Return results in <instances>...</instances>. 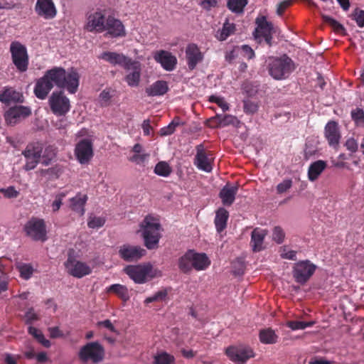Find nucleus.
Returning a JSON list of instances; mask_svg holds the SVG:
<instances>
[{
  "label": "nucleus",
  "instance_id": "obj_1",
  "mask_svg": "<svg viewBox=\"0 0 364 364\" xmlns=\"http://www.w3.org/2000/svg\"><path fill=\"white\" fill-rule=\"evenodd\" d=\"M45 76L52 84L60 89H66L70 94L77 92L80 83V75L74 68L68 72L62 67H53L46 71Z\"/></svg>",
  "mask_w": 364,
  "mask_h": 364
},
{
  "label": "nucleus",
  "instance_id": "obj_2",
  "mask_svg": "<svg viewBox=\"0 0 364 364\" xmlns=\"http://www.w3.org/2000/svg\"><path fill=\"white\" fill-rule=\"evenodd\" d=\"M161 225L159 220L151 215L144 218L140 224V232L144 239L145 247L149 250L158 248L161 238Z\"/></svg>",
  "mask_w": 364,
  "mask_h": 364
},
{
  "label": "nucleus",
  "instance_id": "obj_3",
  "mask_svg": "<svg viewBox=\"0 0 364 364\" xmlns=\"http://www.w3.org/2000/svg\"><path fill=\"white\" fill-rule=\"evenodd\" d=\"M269 74L275 80L287 78L294 70L295 64L287 54L280 57L271 58L268 63Z\"/></svg>",
  "mask_w": 364,
  "mask_h": 364
},
{
  "label": "nucleus",
  "instance_id": "obj_4",
  "mask_svg": "<svg viewBox=\"0 0 364 364\" xmlns=\"http://www.w3.org/2000/svg\"><path fill=\"white\" fill-rule=\"evenodd\" d=\"M124 272L136 284H144L148 280L162 275L160 270L154 269L149 263L128 265Z\"/></svg>",
  "mask_w": 364,
  "mask_h": 364
},
{
  "label": "nucleus",
  "instance_id": "obj_5",
  "mask_svg": "<svg viewBox=\"0 0 364 364\" xmlns=\"http://www.w3.org/2000/svg\"><path fill=\"white\" fill-rule=\"evenodd\" d=\"M23 230L26 236L33 241L43 242L48 239L46 225L43 219L32 217L25 223Z\"/></svg>",
  "mask_w": 364,
  "mask_h": 364
},
{
  "label": "nucleus",
  "instance_id": "obj_6",
  "mask_svg": "<svg viewBox=\"0 0 364 364\" xmlns=\"http://www.w3.org/2000/svg\"><path fill=\"white\" fill-rule=\"evenodd\" d=\"M12 63L19 73L28 70L29 57L26 47L18 41H13L10 45Z\"/></svg>",
  "mask_w": 364,
  "mask_h": 364
},
{
  "label": "nucleus",
  "instance_id": "obj_7",
  "mask_svg": "<svg viewBox=\"0 0 364 364\" xmlns=\"http://www.w3.org/2000/svg\"><path fill=\"white\" fill-rule=\"evenodd\" d=\"M317 267L310 260H301L294 264L292 275L296 282L306 284L316 272Z\"/></svg>",
  "mask_w": 364,
  "mask_h": 364
},
{
  "label": "nucleus",
  "instance_id": "obj_8",
  "mask_svg": "<svg viewBox=\"0 0 364 364\" xmlns=\"http://www.w3.org/2000/svg\"><path fill=\"white\" fill-rule=\"evenodd\" d=\"M105 356V348L98 342H90L82 346L79 352V358L85 362L91 360L94 363H100Z\"/></svg>",
  "mask_w": 364,
  "mask_h": 364
},
{
  "label": "nucleus",
  "instance_id": "obj_9",
  "mask_svg": "<svg viewBox=\"0 0 364 364\" xmlns=\"http://www.w3.org/2000/svg\"><path fill=\"white\" fill-rule=\"evenodd\" d=\"M42 152L41 144L38 142L29 143L22 152L26 159L23 169L26 171L34 169L41 161Z\"/></svg>",
  "mask_w": 364,
  "mask_h": 364
},
{
  "label": "nucleus",
  "instance_id": "obj_10",
  "mask_svg": "<svg viewBox=\"0 0 364 364\" xmlns=\"http://www.w3.org/2000/svg\"><path fill=\"white\" fill-rule=\"evenodd\" d=\"M51 112L56 116H64L70 109V100L63 90L53 92L48 100Z\"/></svg>",
  "mask_w": 364,
  "mask_h": 364
},
{
  "label": "nucleus",
  "instance_id": "obj_11",
  "mask_svg": "<svg viewBox=\"0 0 364 364\" xmlns=\"http://www.w3.org/2000/svg\"><path fill=\"white\" fill-rule=\"evenodd\" d=\"M196 154L193 159V164L200 171L210 173L213 170L214 159L213 153L205 149L203 144L196 146Z\"/></svg>",
  "mask_w": 364,
  "mask_h": 364
},
{
  "label": "nucleus",
  "instance_id": "obj_12",
  "mask_svg": "<svg viewBox=\"0 0 364 364\" xmlns=\"http://www.w3.org/2000/svg\"><path fill=\"white\" fill-rule=\"evenodd\" d=\"M106 19L105 13L102 10L88 14L85 29L91 33H101L105 31Z\"/></svg>",
  "mask_w": 364,
  "mask_h": 364
},
{
  "label": "nucleus",
  "instance_id": "obj_13",
  "mask_svg": "<svg viewBox=\"0 0 364 364\" xmlns=\"http://www.w3.org/2000/svg\"><path fill=\"white\" fill-rule=\"evenodd\" d=\"M68 273L76 278H82L92 273V268L85 262L69 256L65 262Z\"/></svg>",
  "mask_w": 364,
  "mask_h": 364
},
{
  "label": "nucleus",
  "instance_id": "obj_14",
  "mask_svg": "<svg viewBox=\"0 0 364 364\" xmlns=\"http://www.w3.org/2000/svg\"><path fill=\"white\" fill-rule=\"evenodd\" d=\"M31 109L28 106L15 105L11 107L4 114L6 123L9 125H15L21 120L31 115Z\"/></svg>",
  "mask_w": 364,
  "mask_h": 364
},
{
  "label": "nucleus",
  "instance_id": "obj_15",
  "mask_svg": "<svg viewBox=\"0 0 364 364\" xmlns=\"http://www.w3.org/2000/svg\"><path fill=\"white\" fill-rule=\"evenodd\" d=\"M226 355L228 358L240 364L245 363L250 358L254 357L252 350L247 346H230L226 349Z\"/></svg>",
  "mask_w": 364,
  "mask_h": 364
},
{
  "label": "nucleus",
  "instance_id": "obj_16",
  "mask_svg": "<svg viewBox=\"0 0 364 364\" xmlns=\"http://www.w3.org/2000/svg\"><path fill=\"white\" fill-rule=\"evenodd\" d=\"M75 154L80 164H87L93 156L92 141L87 139L80 140L76 144Z\"/></svg>",
  "mask_w": 364,
  "mask_h": 364
},
{
  "label": "nucleus",
  "instance_id": "obj_17",
  "mask_svg": "<svg viewBox=\"0 0 364 364\" xmlns=\"http://www.w3.org/2000/svg\"><path fill=\"white\" fill-rule=\"evenodd\" d=\"M146 253V251L139 247L130 245H124L119 250V257L126 262H134L140 259Z\"/></svg>",
  "mask_w": 364,
  "mask_h": 364
},
{
  "label": "nucleus",
  "instance_id": "obj_18",
  "mask_svg": "<svg viewBox=\"0 0 364 364\" xmlns=\"http://www.w3.org/2000/svg\"><path fill=\"white\" fill-rule=\"evenodd\" d=\"M154 59L156 62L160 63L161 67L167 71L173 70L177 64L176 56L164 50L156 51L154 55Z\"/></svg>",
  "mask_w": 364,
  "mask_h": 364
},
{
  "label": "nucleus",
  "instance_id": "obj_19",
  "mask_svg": "<svg viewBox=\"0 0 364 364\" xmlns=\"http://www.w3.org/2000/svg\"><path fill=\"white\" fill-rule=\"evenodd\" d=\"M35 11L45 19H52L57 14L55 6L52 0H37Z\"/></svg>",
  "mask_w": 364,
  "mask_h": 364
},
{
  "label": "nucleus",
  "instance_id": "obj_20",
  "mask_svg": "<svg viewBox=\"0 0 364 364\" xmlns=\"http://www.w3.org/2000/svg\"><path fill=\"white\" fill-rule=\"evenodd\" d=\"M105 27L107 35L111 37H123L126 35L125 28L122 22L112 16H107Z\"/></svg>",
  "mask_w": 364,
  "mask_h": 364
},
{
  "label": "nucleus",
  "instance_id": "obj_21",
  "mask_svg": "<svg viewBox=\"0 0 364 364\" xmlns=\"http://www.w3.org/2000/svg\"><path fill=\"white\" fill-rule=\"evenodd\" d=\"M186 58L188 68L193 70L203 60V55L196 44L190 43L186 48Z\"/></svg>",
  "mask_w": 364,
  "mask_h": 364
},
{
  "label": "nucleus",
  "instance_id": "obj_22",
  "mask_svg": "<svg viewBox=\"0 0 364 364\" xmlns=\"http://www.w3.org/2000/svg\"><path fill=\"white\" fill-rule=\"evenodd\" d=\"M99 59L103 60L112 65H120L123 68H128V65L131 63V58L125 56L122 53L116 52L105 51L99 56Z\"/></svg>",
  "mask_w": 364,
  "mask_h": 364
},
{
  "label": "nucleus",
  "instance_id": "obj_23",
  "mask_svg": "<svg viewBox=\"0 0 364 364\" xmlns=\"http://www.w3.org/2000/svg\"><path fill=\"white\" fill-rule=\"evenodd\" d=\"M324 136L331 146H337L341 139L338 124L335 121H329L325 126Z\"/></svg>",
  "mask_w": 364,
  "mask_h": 364
},
{
  "label": "nucleus",
  "instance_id": "obj_24",
  "mask_svg": "<svg viewBox=\"0 0 364 364\" xmlns=\"http://www.w3.org/2000/svg\"><path fill=\"white\" fill-rule=\"evenodd\" d=\"M0 102L4 104L23 103L24 97L22 92L16 90L11 87H5L0 92Z\"/></svg>",
  "mask_w": 364,
  "mask_h": 364
},
{
  "label": "nucleus",
  "instance_id": "obj_25",
  "mask_svg": "<svg viewBox=\"0 0 364 364\" xmlns=\"http://www.w3.org/2000/svg\"><path fill=\"white\" fill-rule=\"evenodd\" d=\"M128 68H124L125 70H133V71L125 76V81L130 87H137L139 85L141 79V64L138 61L131 60V63Z\"/></svg>",
  "mask_w": 364,
  "mask_h": 364
},
{
  "label": "nucleus",
  "instance_id": "obj_26",
  "mask_svg": "<svg viewBox=\"0 0 364 364\" xmlns=\"http://www.w3.org/2000/svg\"><path fill=\"white\" fill-rule=\"evenodd\" d=\"M52 82L48 80L45 75L37 80L33 92L36 97L40 100H45L53 89Z\"/></svg>",
  "mask_w": 364,
  "mask_h": 364
},
{
  "label": "nucleus",
  "instance_id": "obj_27",
  "mask_svg": "<svg viewBox=\"0 0 364 364\" xmlns=\"http://www.w3.org/2000/svg\"><path fill=\"white\" fill-rule=\"evenodd\" d=\"M267 235V230L259 228H256L252 230L250 245L253 252H257L263 250V242Z\"/></svg>",
  "mask_w": 364,
  "mask_h": 364
},
{
  "label": "nucleus",
  "instance_id": "obj_28",
  "mask_svg": "<svg viewBox=\"0 0 364 364\" xmlns=\"http://www.w3.org/2000/svg\"><path fill=\"white\" fill-rule=\"evenodd\" d=\"M237 191V186H231L228 183L225 185L219 193V196L221 198L223 205L228 206L231 205L235 201Z\"/></svg>",
  "mask_w": 364,
  "mask_h": 364
},
{
  "label": "nucleus",
  "instance_id": "obj_29",
  "mask_svg": "<svg viewBox=\"0 0 364 364\" xmlns=\"http://www.w3.org/2000/svg\"><path fill=\"white\" fill-rule=\"evenodd\" d=\"M168 90V83L164 80H157L146 87L145 92L149 97L161 96Z\"/></svg>",
  "mask_w": 364,
  "mask_h": 364
},
{
  "label": "nucleus",
  "instance_id": "obj_30",
  "mask_svg": "<svg viewBox=\"0 0 364 364\" xmlns=\"http://www.w3.org/2000/svg\"><path fill=\"white\" fill-rule=\"evenodd\" d=\"M87 198V195L80 193H77L75 197L70 199L71 210L79 214V215L82 216L85 212V205Z\"/></svg>",
  "mask_w": 364,
  "mask_h": 364
},
{
  "label": "nucleus",
  "instance_id": "obj_31",
  "mask_svg": "<svg viewBox=\"0 0 364 364\" xmlns=\"http://www.w3.org/2000/svg\"><path fill=\"white\" fill-rule=\"evenodd\" d=\"M327 163L323 160H317L311 163L308 169V178L310 181H316L326 168Z\"/></svg>",
  "mask_w": 364,
  "mask_h": 364
},
{
  "label": "nucleus",
  "instance_id": "obj_32",
  "mask_svg": "<svg viewBox=\"0 0 364 364\" xmlns=\"http://www.w3.org/2000/svg\"><path fill=\"white\" fill-rule=\"evenodd\" d=\"M229 213L224 208H220L215 213L214 223L217 232H222L227 227Z\"/></svg>",
  "mask_w": 364,
  "mask_h": 364
},
{
  "label": "nucleus",
  "instance_id": "obj_33",
  "mask_svg": "<svg viewBox=\"0 0 364 364\" xmlns=\"http://www.w3.org/2000/svg\"><path fill=\"white\" fill-rule=\"evenodd\" d=\"M193 269L197 271L204 270L210 264V260L205 253H197L192 250Z\"/></svg>",
  "mask_w": 364,
  "mask_h": 364
},
{
  "label": "nucleus",
  "instance_id": "obj_34",
  "mask_svg": "<svg viewBox=\"0 0 364 364\" xmlns=\"http://www.w3.org/2000/svg\"><path fill=\"white\" fill-rule=\"evenodd\" d=\"M256 23L257 27L255 31V38L259 37V36L263 35L264 33H272L273 29V26L271 22L267 21L265 16H262L257 18Z\"/></svg>",
  "mask_w": 364,
  "mask_h": 364
},
{
  "label": "nucleus",
  "instance_id": "obj_35",
  "mask_svg": "<svg viewBox=\"0 0 364 364\" xmlns=\"http://www.w3.org/2000/svg\"><path fill=\"white\" fill-rule=\"evenodd\" d=\"M179 269L184 274H188L193 269L192 260V250L187 251L178 259V262Z\"/></svg>",
  "mask_w": 364,
  "mask_h": 364
},
{
  "label": "nucleus",
  "instance_id": "obj_36",
  "mask_svg": "<svg viewBox=\"0 0 364 364\" xmlns=\"http://www.w3.org/2000/svg\"><path fill=\"white\" fill-rule=\"evenodd\" d=\"M106 291L107 293H113L116 294L124 302L127 301L130 298L128 289L126 286L122 284H112L106 289Z\"/></svg>",
  "mask_w": 364,
  "mask_h": 364
},
{
  "label": "nucleus",
  "instance_id": "obj_37",
  "mask_svg": "<svg viewBox=\"0 0 364 364\" xmlns=\"http://www.w3.org/2000/svg\"><path fill=\"white\" fill-rule=\"evenodd\" d=\"M235 31V24L225 21L223 25L222 29L217 31L215 38L220 41H225L229 36L234 34Z\"/></svg>",
  "mask_w": 364,
  "mask_h": 364
},
{
  "label": "nucleus",
  "instance_id": "obj_38",
  "mask_svg": "<svg viewBox=\"0 0 364 364\" xmlns=\"http://www.w3.org/2000/svg\"><path fill=\"white\" fill-rule=\"evenodd\" d=\"M259 336L261 343L264 344H273L277 341V336L271 328L261 330Z\"/></svg>",
  "mask_w": 364,
  "mask_h": 364
},
{
  "label": "nucleus",
  "instance_id": "obj_39",
  "mask_svg": "<svg viewBox=\"0 0 364 364\" xmlns=\"http://www.w3.org/2000/svg\"><path fill=\"white\" fill-rule=\"evenodd\" d=\"M181 125H183V122L179 117H175L168 126L160 129L159 134L162 136L171 135L176 131V127Z\"/></svg>",
  "mask_w": 364,
  "mask_h": 364
},
{
  "label": "nucleus",
  "instance_id": "obj_40",
  "mask_svg": "<svg viewBox=\"0 0 364 364\" xmlns=\"http://www.w3.org/2000/svg\"><path fill=\"white\" fill-rule=\"evenodd\" d=\"M28 331L29 334L33 336L44 347L49 348L50 346V341L45 338L41 330L33 326H29Z\"/></svg>",
  "mask_w": 364,
  "mask_h": 364
},
{
  "label": "nucleus",
  "instance_id": "obj_41",
  "mask_svg": "<svg viewBox=\"0 0 364 364\" xmlns=\"http://www.w3.org/2000/svg\"><path fill=\"white\" fill-rule=\"evenodd\" d=\"M171 172V167L166 161H159L154 168V173L160 176L168 177Z\"/></svg>",
  "mask_w": 364,
  "mask_h": 364
},
{
  "label": "nucleus",
  "instance_id": "obj_42",
  "mask_svg": "<svg viewBox=\"0 0 364 364\" xmlns=\"http://www.w3.org/2000/svg\"><path fill=\"white\" fill-rule=\"evenodd\" d=\"M168 290L167 289H163L158 291L151 296L147 297L144 300L145 304H149L155 301H166L168 296Z\"/></svg>",
  "mask_w": 364,
  "mask_h": 364
},
{
  "label": "nucleus",
  "instance_id": "obj_43",
  "mask_svg": "<svg viewBox=\"0 0 364 364\" xmlns=\"http://www.w3.org/2000/svg\"><path fill=\"white\" fill-rule=\"evenodd\" d=\"M247 4V0H229L228 7L235 13H241Z\"/></svg>",
  "mask_w": 364,
  "mask_h": 364
},
{
  "label": "nucleus",
  "instance_id": "obj_44",
  "mask_svg": "<svg viewBox=\"0 0 364 364\" xmlns=\"http://www.w3.org/2000/svg\"><path fill=\"white\" fill-rule=\"evenodd\" d=\"M18 269L20 277L23 279H29L33 273V268L30 264H21L16 267Z\"/></svg>",
  "mask_w": 364,
  "mask_h": 364
},
{
  "label": "nucleus",
  "instance_id": "obj_45",
  "mask_svg": "<svg viewBox=\"0 0 364 364\" xmlns=\"http://www.w3.org/2000/svg\"><path fill=\"white\" fill-rule=\"evenodd\" d=\"M175 358L173 355L162 352L154 357L155 364H174Z\"/></svg>",
  "mask_w": 364,
  "mask_h": 364
},
{
  "label": "nucleus",
  "instance_id": "obj_46",
  "mask_svg": "<svg viewBox=\"0 0 364 364\" xmlns=\"http://www.w3.org/2000/svg\"><path fill=\"white\" fill-rule=\"evenodd\" d=\"M314 324V321H289L287 323V326L293 331L299 329H305L307 327H311Z\"/></svg>",
  "mask_w": 364,
  "mask_h": 364
},
{
  "label": "nucleus",
  "instance_id": "obj_47",
  "mask_svg": "<svg viewBox=\"0 0 364 364\" xmlns=\"http://www.w3.org/2000/svg\"><path fill=\"white\" fill-rule=\"evenodd\" d=\"M114 91H111L109 89H105L101 92L99 96L100 105L102 107H107L109 105L110 100L113 97Z\"/></svg>",
  "mask_w": 364,
  "mask_h": 364
},
{
  "label": "nucleus",
  "instance_id": "obj_48",
  "mask_svg": "<svg viewBox=\"0 0 364 364\" xmlns=\"http://www.w3.org/2000/svg\"><path fill=\"white\" fill-rule=\"evenodd\" d=\"M323 22L331 26L333 30L336 32H341L344 31V27L338 21L328 16H322Z\"/></svg>",
  "mask_w": 364,
  "mask_h": 364
},
{
  "label": "nucleus",
  "instance_id": "obj_49",
  "mask_svg": "<svg viewBox=\"0 0 364 364\" xmlns=\"http://www.w3.org/2000/svg\"><path fill=\"white\" fill-rule=\"evenodd\" d=\"M351 117L357 125H364V111L356 108L351 111Z\"/></svg>",
  "mask_w": 364,
  "mask_h": 364
},
{
  "label": "nucleus",
  "instance_id": "obj_50",
  "mask_svg": "<svg viewBox=\"0 0 364 364\" xmlns=\"http://www.w3.org/2000/svg\"><path fill=\"white\" fill-rule=\"evenodd\" d=\"M285 237V232L283 229L279 226H276L273 229L272 240L277 244H282Z\"/></svg>",
  "mask_w": 364,
  "mask_h": 364
},
{
  "label": "nucleus",
  "instance_id": "obj_51",
  "mask_svg": "<svg viewBox=\"0 0 364 364\" xmlns=\"http://www.w3.org/2000/svg\"><path fill=\"white\" fill-rule=\"evenodd\" d=\"M209 102L217 104L223 112L228 111L230 108L228 103L221 97L211 95L209 97Z\"/></svg>",
  "mask_w": 364,
  "mask_h": 364
},
{
  "label": "nucleus",
  "instance_id": "obj_52",
  "mask_svg": "<svg viewBox=\"0 0 364 364\" xmlns=\"http://www.w3.org/2000/svg\"><path fill=\"white\" fill-rule=\"evenodd\" d=\"M105 223V220L101 217L90 218L87 222V226L90 228H99L102 227Z\"/></svg>",
  "mask_w": 364,
  "mask_h": 364
},
{
  "label": "nucleus",
  "instance_id": "obj_53",
  "mask_svg": "<svg viewBox=\"0 0 364 364\" xmlns=\"http://www.w3.org/2000/svg\"><path fill=\"white\" fill-rule=\"evenodd\" d=\"M243 108L244 112L246 114H254L258 110V105L257 102L250 100H246L244 101Z\"/></svg>",
  "mask_w": 364,
  "mask_h": 364
},
{
  "label": "nucleus",
  "instance_id": "obj_54",
  "mask_svg": "<svg viewBox=\"0 0 364 364\" xmlns=\"http://www.w3.org/2000/svg\"><path fill=\"white\" fill-rule=\"evenodd\" d=\"M292 186V181L291 179H285L277 186V192L279 194L287 192Z\"/></svg>",
  "mask_w": 364,
  "mask_h": 364
},
{
  "label": "nucleus",
  "instance_id": "obj_55",
  "mask_svg": "<svg viewBox=\"0 0 364 364\" xmlns=\"http://www.w3.org/2000/svg\"><path fill=\"white\" fill-rule=\"evenodd\" d=\"M0 191L7 198H16L19 195V192L14 186H9L7 188H0Z\"/></svg>",
  "mask_w": 364,
  "mask_h": 364
},
{
  "label": "nucleus",
  "instance_id": "obj_56",
  "mask_svg": "<svg viewBox=\"0 0 364 364\" xmlns=\"http://www.w3.org/2000/svg\"><path fill=\"white\" fill-rule=\"evenodd\" d=\"M220 119L221 127H227L231 124H235V123L237 122V118L230 114H220Z\"/></svg>",
  "mask_w": 364,
  "mask_h": 364
},
{
  "label": "nucleus",
  "instance_id": "obj_57",
  "mask_svg": "<svg viewBox=\"0 0 364 364\" xmlns=\"http://www.w3.org/2000/svg\"><path fill=\"white\" fill-rule=\"evenodd\" d=\"M65 197V193H60L55 196V198L52 203V208L53 212H57L62 205L63 199Z\"/></svg>",
  "mask_w": 364,
  "mask_h": 364
},
{
  "label": "nucleus",
  "instance_id": "obj_58",
  "mask_svg": "<svg viewBox=\"0 0 364 364\" xmlns=\"http://www.w3.org/2000/svg\"><path fill=\"white\" fill-rule=\"evenodd\" d=\"M281 257L283 259H287L291 260H296V252L294 250H287V247H282V252H281Z\"/></svg>",
  "mask_w": 364,
  "mask_h": 364
},
{
  "label": "nucleus",
  "instance_id": "obj_59",
  "mask_svg": "<svg viewBox=\"0 0 364 364\" xmlns=\"http://www.w3.org/2000/svg\"><path fill=\"white\" fill-rule=\"evenodd\" d=\"M233 272L235 274L241 275L244 273L245 265L243 261L237 259L233 262Z\"/></svg>",
  "mask_w": 364,
  "mask_h": 364
},
{
  "label": "nucleus",
  "instance_id": "obj_60",
  "mask_svg": "<svg viewBox=\"0 0 364 364\" xmlns=\"http://www.w3.org/2000/svg\"><path fill=\"white\" fill-rule=\"evenodd\" d=\"M292 3V0H284L280 2L277 6V14L279 16H282L286 9L291 6Z\"/></svg>",
  "mask_w": 364,
  "mask_h": 364
},
{
  "label": "nucleus",
  "instance_id": "obj_61",
  "mask_svg": "<svg viewBox=\"0 0 364 364\" xmlns=\"http://www.w3.org/2000/svg\"><path fill=\"white\" fill-rule=\"evenodd\" d=\"M220 114H216L215 117L210 118L207 121V125L210 128L221 127Z\"/></svg>",
  "mask_w": 364,
  "mask_h": 364
},
{
  "label": "nucleus",
  "instance_id": "obj_62",
  "mask_svg": "<svg viewBox=\"0 0 364 364\" xmlns=\"http://www.w3.org/2000/svg\"><path fill=\"white\" fill-rule=\"evenodd\" d=\"M149 156V154H134L132 157H130L129 160L136 164H141L144 163Z\"/></svg>",
  "mask_w": 364,
  "mask_h": 364
},
{
  "label": "nucleus",
  "instance_id": "obj_63",
  "mask_svg": "<svg viewBox=\"0 0 364 364\" xmlns=\"http://www.w3.org/2000/svg\"><path fill=\"white\" fill-rule=\"evenodd\" d=\"M25 318L26 320V323H31L34 321L38 319L37 314L34 312L33 308L28 309V310L26 312Z\"/></svg>",
  "mask_w": 364,
  "mask_h": 364
},
{
  "label": "nucleus",
  "instance_id": "obj_64",
  "mask_svg": "<svg viewBox=\"0 0 364 364\" xmlns=\"http://www.w3.org/2000/svg\"><path fill=\"white\" fill-rule=\"evenodd\" d=\"M360 28L364 27V11L359 10L355 15L354 18Z\"/></svg>",
  "mask_w": 364,
  "mask_h": 364
}]
</instances>
